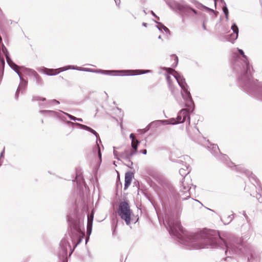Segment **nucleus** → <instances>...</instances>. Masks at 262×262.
<instances>
[{"label":"nucleus","instance_id":"28","mask_svg":"<svg viewBox=\"0 0 262 262\" xmlns=\"http://www.w3.org/2000/svg\"><path fill=\"white\" fill-rule=\"evenodd\" d=\"M223 11L226 16V20H228L229 19V18H228L229 12H228V9L226 6V5L224 6V7H223Z\"/></svg>","mask_w":262,"mask_h":262},{"label":"nucleus","instance_id":"9","mask_svg":"<svg viewBox=\"0 0 262 262\" xmlns=\"http://www.w3.org/2000/svg\"><path fill=\"white\" fill-rule=\"evenodd\" d=\"M176 119L177 124L183 123L187 121L189 124L190 123L189 112L187 109L184 108L181 110L178 113L177 117Z\"/></svg>","mask_w":262,"mask_h":262},{"label":"nucleus","instance_id":"17","mask_svg":"<svg viewBox=\"0 0 262 262\" xmlns=\"http://www.w3.org/2000/svg\"><path fill=\"white\" fill-rule=\"evenodd\" d=\"M2 51L6 57L7 62L8 64H9V66L12 69H13V68L16 69V67L17 66V65L15 63H14L13 62V61L11 60V59L9 57V52H8L7 48L5 47L4 45L2 46Z\"/></svg>","mask_w":262,"mask_h":262},{"label":"nucleus","instance_id":"15","mask_svg":"<svg viewBox=\"0 0 262 262\" xmlns=\"http://www.w3.org/2000/svg\"><path fill=\"white\" fill-rule=\"evenodd\" d=\"M94 219V213L92 212L90 214L88 215V224H87V230H86V234L88 236L85 238V244L89 241V236L92 233V226H93V221Z\"/></svg>","mask_w":262,"mask_h":262},{"label":"nucleus","instance_id":"3","mask_svg":"<svg viewBox=\"0 0 262 262\" xmlns=\"http://www.w3.org/2000/svg\"><path fill=\"white\" fill-rule=\"evenodd\" d=\"M163 70H165L167 72V74H166V78L171 93L173 95H176L178 92L174 89L172 84V76L174 79L176 80L177 83L182 89L181 95L183 99L185 101L186 105L187 106H190L191 104H193L190 93L188 90V85L183 77L172 68H163Z\"/></svg>","mask_w":262,"mask_h":262},{"label":"nucleus","instance_id":"10","mask_svg":"<svg viewBox=\"0 0 262 262\" xmlns=\"http://www.w3.org/2000/svg\"><path fill=\"white\" fill-rule=\"evenodd\" d=\"M20 68H21L19 67V66H17L16 67V69L15 68L12 69L15 71V72L18 75L20 80V83L19 84V86L17 89V91H16V94H15V97L16 98L18 97L19 92H23V91H24L25 89H26L27 85V81L26 80H24L22 78V77L20 75V73L19 71V69Z\"/></svg>","mask_w":262,"mask_h":262},{"label":"nucleus","instance_id":"11","mask_svg":"<svg viewBox=\"0 0 262 262\" xmlns=\"http://www.w3.org/2000/svg\"><path fill=\"white\" fill-rule=\"evenodd\" d=\"M251 91L250 90H244L247 93L253 95H259L262 97V83L258 82L257 80V82L255 84H251Z\"/></svg>","mask_w":262,"mask_h":262},{"label":"nucleus","instance_id":"50","mask_svg":"<svg viewBox=\"0 0 262 262\" xmlns=\"http://www.w3.org/2000/svg\"><path fill=\"white\" fill-rule=\"evenodd\" d=\"M205 8H206V9L210 10V9H209V8H207V7H205Z\"/></svg>","mask_w":262,"mask_h":262},{"label":"nucleus","instance_id":"49","mask_svg":"<svg viewBox=\"0 0 262 262\" xmlns=\"http://www.w3.org/2000/svg\"><path fill=\"white\" fill-rule=\"evenodd\" d=\"M143 12H144V13L145 14H146V12L145 10H143Z\"/></svg>","mask_w":262,"mask_h":262},{"label":"nucleus","instance_id":"12","mask_svg":"<svg viewBox=\"0 0 262 262\" xmlns=\"http://www.w3.org/2000/svg\"><path fill=\"white\" fill-rule=\"evenodd\" d=\"M137 150L138 149L135 150V149H133L130 151L126 150L120 155V157L122 158L128 162V164H127V166L129 168H131L132 166L133 165V163L131 161L130 159L133 156L137 154Z\"/></svg>","mask_w":262,"mask_h":262},{"label":"nucleus","instance_id":"1","mask_svg":"<svg viewBox=\"0 0 262 262\" xmlns=\"http://www.w3.org/2000/svg\"><path fill=\"white\" fill-rule=\"evenodd\" d=\"M165 225L169 234L178 238L182 244L195 249L209 248H227L224 240L219 233L212 230H205L193 233L183 230L178 218L166 217Z\"/></svg>","mask_w":262,"mask_h":262},{"label":"nucleus","instance_id":"45","mask_svg":"<svg viewBox=\"0 0 262 262\" xmlns=\"http://www.w3.org/2000/svg\"><path fill=\"white\" fill-rule=\"evenodd\" d=\"M158 38H159V39H161V38H162L161 36V35H159V36H158Z\"/></svg>","mask_w":262,"mask_h":262},{"label":"nucleus","instance_id":"6","mask_svg":"<svg viewBox=\"0 0 262 262\" xmlns=\"http://www.w3.org/2000/svg\"><path fill=\"white\" fill-rule=\"evenodd\" d=\"M132 213V211L130 209V207L128 203L124 201L120 203L118 210V214L121 219L124 220L127 225H129L130 223V216Z\"/></svg>","mask_w":262,"mask_h":262},{"label":"nucleus","instance_id":"7","mask_svg":"<svg viewBox=\"0 0 262 262\" xmlns=\"http://www.w3.org/2000/svg\"><path fill=\"white\" fill-rule=\"evenodd\" d=\"M69 69L76 70L81 71L89 72H90V68H82L80 67H76L74 66H68L67 67H62L57 69H48L46 68H42L40 69L41 71L44 74L49 76H53L57 75L59 73L60 71H64Z\"/></svg>","mask_w":262,"mask_h":262},{"label":"nucleus","instance_id":"36","mask_svg":"<svg viewBox=\"0 0 262 262\" xmlns=\"http://www.w3.org/2000/svg\"><path fill=\"white\" fill-rule=\"evenodd\" d=\"M172 57L173 58L174 60L175 61V63H176L175 67H176V66H177L178 62V57L176 56H173Z\"/></svg>","mask_w":262,"mask_h":262},{"label":"nucleus","instance_id":"44","mask_svg":"<svg viewBox=\"0 0 262 262\" xmlns=\"http://www.w3.org/2000/svg\"><path fill=\"white\" fill-rule=\"evenodd\" d=\"M4 152V150H3L1 153V155H0V158H2L3 156V154Z\"/></svg>","mask_w":262,"mask_h":262},{"label":"nucleus","instance_id":"32","mask_svg":"<svg viewBox=\"0 0 262 262\" xmlns=\"http://www.w3.org/2000/svg\"><path fill=\"white\" fill-rule=\"evenodd\" d=\"M63 113L64 114H65L66 115H67V116H68L70 119L72 120H73V121H76L77 120V118L68 114V113H64V112H63Z\"/></svg>","mask_w":262,"mask_h":262},{"label":"nucleus","instance_id":"51","mask_svg":"<svg viewBox=\"0 0 262 262\" xmlns=\"http://www.w3.org/2000/svg\"><path fill=\"white\" fill-rule=\"evenodd\" d=\"M99 141L100 143L101 142V140L100 139H99Z\"/></svg>","mask_w":262,"mask_h":262},{"label":"nucleus","instance_id":"48","mask_svg":"<svg viewBox=\"0 0 262 262\" xmlns=\"http://www.w3.org/2000/svg\"><path fill=\"white\" fill-rule=\"evenodd\" d=\"M214 1L215 4H216V2L218 1L219 0H214Z\"/></svg>","mask_w":262,"mask_h":262},{"label":"nucleus","instance_id":"33","mask_svg":"<svg viewBox=\"0 0 262 262\" xmlns=\"http://www.w3.org/2000/svg\"><path fill=\"white\" fill-rule=\"evenodd\" d=\"M33 100H41V101H45L46 98H41L39 97H34L33 98Z\"/></svg>","mask_w":262,"mask_h":262},{"label":"nucleus","instance_id":"19","mask_svg":"<svg viewBox=\"0 0 262 262\" xmlns=\"http://www.w3.org/2000/svg\"><path fill=\"white\" fill-rule=\"evenodd\" d=\"M118 71H110V70H95L93 69H90V72L101 73L105 75H117L118 74Z\"/></svg>","mask_w":262,"mask_h":262},{"label":"nucleus","instance_id":"22","mask_svg":"<svg viewBox=\"0 0 262 262\" xmlns=\"http://www.w3.org/2000/svg\"><path fill=\"white\" fill-rule=\"evenodd\" d=\"M25 70L26 71L29 72L31 74H32L35 77L36 83L38 85H41L43 83L42 79L41 77L38 75V74L35 72V71L30 69H27L25 68Z\"/></svg>","mask_w":262,"mask_h":262},{"label":"nucleus","instance_id":"23","mask_svg":"<svg viewBox=\"0 0 262 262\" xmlns=\"http://www.w3.org/2000/svg\"><path fill=\"white\" fill-rule=\"evenodd\" d=\"M133 174L132 172H128L125 174L124 189H127L130 185Z\"/></svg>","mask_w":262,"mask_h":262},{"label":"nucleus","instance_id":"37","mask_svg":"<svg viewBox=\"0 0 262 262\" xmlns=\"http://www.w3.org/2000/svg\"><path fill=\"white\" fill-rule=\"evenodd\" d=\"M113 153H114V155L115 156V158L119 160V158H118V157H117V156H118L117 152L115 149L114 150Z\"/></svg>","mask_w":262,"mask_h":262},{"label":"nucleus","instance_id":"26","mask_svg":"<svg viewBox=\"0 0 262 262\" xmlns=\"http://www.w3.org/2000/svg\"><path fill=\"white\" fill-rule=\"evenodd\" d=\"M160 123L161 124H177V122H176V119L174 118H170L168 120H160Z\"/></svg>","mask_w":262,"mask_h":262},{"label":"nucleus","instance_id":"38","mask_svg":"<svg viewBox=\"0 0 262 262\" xmlns=\"http://www.w3.org/2000/svg\"><path fill=\"white\" fill-rule=\"evenodd\" d=\"M140 153H142L144 155H146L147 154V150L146 149H143V150H140Z\"/></svg>","mask_w":262,"mask_h":262},{"label":"nucleus","instance_id":"35","mask_svg":"<svg viewBox=\"0 0 262 262\" xmlns=\"http://www.w3.org/2000/svg\"><path fill=\"white\" fill-rule=\"evenodd\" d=\"M50 103H52V104H59V102L57 100H55V99H53V100H52L51 101H50Z\"/></svg>","mask_w":262,"mask_h":262},{"label":"nucleus","instance_id":"46","mask_svg":"<svg viewBox=\"0 0 262 262\" xmlns=\"http://www.w3.org/2000/svg\"><path fill=\"white\" fill-rule=\"evenodd\" d=\"M203 28H204V29H206V27H205V25H204V24L203 25Z\"/></svg>","mask_w":262,"mask_h":262},{"label":"nucleus","instance_id":"43","mask_svg":"<svg viewBox=\"0 0 262 262\" xmlns=\"http://www.w3.org/2000/svg\"><path fill=\"white\" fill-rule=\"evenodd\" d=\"M142 26L145 27H147V24L145 23H142Z\"/></svg>","mask_w":262,"mask_h":262},{"label":"nucleus","instance_id":"31","mask_svg":"<svg viewBox=\"0 0 262 262\" xmlns=\"http://www.w3.org/2000/svg\"><path fill=\"white\" fill-rule=\"evenodd\" d=\"M96 144H97V150H98V157H99L100 160H101V153L100 148L99 147V144H98V142L97 140L96 141Z\"/></svg>","mask_w":262,"mask_h":262},{"label":"nucleus","instance_id":"24","mask_svg":"<svg viewBox=\"0 0 262 262\" xmlns=\"http://www.w3.org/2000/svg\"><path fill=\"white\" fill-rule=\"evenodd\" d=\"M129 138L132 140L131 146L132 149H138V145L140 141L135 138V136L134 134L132 133L129 135Z\"/></svg>","mask_w":262,"mask_h":262},{"label":"nucleus","instance_id":"20","mask_svg":"<svg viewBox=\"0 0 262 262\" xmlns=\"http://www.w3.org/2000/svg\"><path fill=\"white\" fill-rule=\"evenodd\" d=\"M69 123H70L72 124H75V125L78 126L79 127H80V128L81 129H85L86 130H88L91 133H92V134H93L94 135H95V136L97 138V140L98 141V134H97V133L93 129H92V128L85 125H83V124H80V123H73V122H69Z\"/></svg>","mask_w":262,"mask_h":262},{"label":"nucleus","instance_id":"16","mask_svg":"<svg viewBox=\"0 0 262 262\" xmlns=\"http://www.w3.org/2000/svg\"><path fill=\"white\" fill-rule=\"evenodd\" d=\"M234 34H231L230 36H228L227 40L232 43L237 38L238 35V28L235 24H233L231 26Z\"/></svg>","mask_w":262,"mask_h":262},{"label":"nucleus","instance_id":"8","mask_svg":"<svg viewBox=\"0 0 262 262\" xmlns=\"http://www.w3.org/2000/svg\"><path fill=\"white\" fill-rule=\"evenodd\" d=\"M228 166L229 167H232L233 166L236 167V169H237V170L245 173L246 176L248 177L250 181H251L252 183L255 182L256 184H257V180L256 177L252 173V172H251L248 169H246L244 167L241 165H234V163H233L232 162H229V163H228Z\"/></svg>","mask_w":262,"mask_h":262},{"label":"nucleus","instance_id":"14","mask_svg":"<svg viewBox=\"0 0 262 262\" xmlns=\"http://www.w3.org/2000/svg\"><path fill=\"white\" fill-rule=\"evenodd\" d=\"M118 72L117 75H136L149 73L151 71L148 70H119Z\"/></svg>","mask_w":262,"mask_h":262},{"label":"nucleus","instance_id":"25","mask_svg":"<svg viewBox=\"0 0 262 262\" xmlns=\"http://www.w3.org/2000/svg\"><path fill=\"white\" fill-rule=\"evenodd\" d=\"M155 21L158 24V25L156 26V27L159 31L162 32V30H163L166 33L170 34V31L166 26L161 23H158L156 20H155Z\"/></svg>","mask_w":262,"mask_h":262},{"label":"nucleus","instance_id":"4","mask_svg":"<svg viewBox=\"0 0 262 262\" xmlns=\"http://www.w3.org/2000/svg\"><path fill=\"white\" fill-rule=\"evenodd\" d=\"M71 227L72 231V235L71 240L73 244V249H71V246L70 244L66 241L63 240L61 242L60 246L61 247L63 253L66 255L67 254L68 249L71 250L70 254L73 252L74 249L82 241L85 234L81 230L79 221H75L71 223Z\"/></svg>","mask_w":262,"mask_h":262},{"label":"nucleus","instance_id":"21","mask_svg":"<svg viewBox=\"0 0 262 262\" xmlns=\"http://www.w3.org/2000/svg\"><path fill=\"white\" fill-rule=\"evenodd\" d=\"M207 142L208 148L210 150L212 155H213L214 156H216L217 155V154H220L219 148L216 144H211L208 141Z\"/></svg>","mask_w":262,"mask_h":262},{"label":"nucleus","instance_id":"39","mask_svg":"<svg viewBox=\"0 0 262 262\" xmlns=\"http://www.w3.org/2000/svg\"><path fill=\"white\" fill-rule=\"evenodd\" d=\"M243 215H244V216L245 217L246 219V220H248V217L247 215L246 214V212H245V211H244V212H243Z\"/></svg>","mask_w":262,"mask_h":262},{"label":"nucleus","instance_id":"42","mask_svg":"<svg viewBox=\"0 0 262 262\" xmlns=\"http://www.w3.org/2000/svg\"><path fill=\"white\" fill-rule=\"evenodd\" d=\"M76 121H80V122H82L83 120L81 118H77V120Z\"/></svg>","mask_w":262,"mask_h":262},{"label":"nucleus","instance_id":"52","mask_svg":"<svg viewBox=\"0 0 262 262\" xmlns=\"http://www.w3.org/2000/svg\"><path fill=\"white\" fill-rule=\"evenodd\" d=\"M76 181H78V178H76Z\"/></svg>","mask_w":262,"mask_h":262},{"label":"nucleus","instance_id":"47","mask_svg":"<svg viewBox=\"0 0 262 262\" xmlns=\"http://www.w3.org/2000/svg\"><path fill=\"white\" fill-rule=\"evenodd\" d=\"M258 199L259 202H262V200H260V198H258Z\"/></svg>","mask_w":262,"mask_h":262},{"label":"nucleus","instance_id":"30","mask_svg":"<svg viewBox=\"0 0 262 262\" xmlns=\"http://www.w3.org/2000/svg\"><path fill=\"white\" fill-rule=\"evenodd\" d=\"M150 124L151 126L157 127L160 125L161 123H160V120H159L152 122Z\"/></svg>","mask_w":262,"mask_h":262},{"label":"nucleus","instance_id":"41","mask_svg":"<svg viewBox=\"0 0 262 262\" xmlns=\"http://www.w3.org/2000/svg\"><path fill=\"white\" fill-rule=\"evenodd\" d=\"M221 3H223L224 4V6L226 5V3L224 0H219Z\"/></svg>","mask_w":262,"mask_h":262},{"label":"nucleus","instance_id":"34","mask_svg":"<svg viewBox=\"0 0 262 262\" xmlns=\"http://www.w3.org/2000/svg\"><path fill=\"white\" fill-rule=\"evenodd\" d=\"M221 158V159L222 160H223V161H227L228 157H227V155H221V158Z\"/></svg>","mask_w":262,"mask_h":262},{"label":"nucleus","instance_id":"40","mask_svg":"<svg viewBox=\"0 0 262 262\" xmlns=\"http://www.w3.org/2000/svg\"><path fill=\"white\" fill-rule=\"evenodd\" d=\"M151 13L152 14V15H154V16H155L156 17L159 18V17H158L156 14H155V13L152 11H151Z\"/></svg>","mask_w":262,"mask_h":262},{"label":"nucleus","instance_id":"18","mask_svg":"<svg viewBox=\"0 0 262 262\" xmlns=\"http://www.w3.org/2000/svg\"><path fill=\"white\" fill-rule=\"evenodd\" d=\"M178 163L182 164V167L180 168L179 170V173L182 177H186L190 172V170L189 169V166L188 165H187L186 163L183 164V161L180 159L178 160Z\"/></svg>","mask_w":262,"mask_h":262},{"label":"nucleus","instance_id":"5","mask_svg":"<svg viewBox=\"0 0 262 262\" xmlns=\"http://www.w3.org/2000/svg\"><path fill=\"white\" fill-rule=\"evenodd\" d=\"M169 7L174 10H178L180 12L184 13H190L193 12L194 14H196V11L191 8L187 5L184 1L177 2L174 0H164Z\"/></svg>","mask_w":262,"mask_h":262},{"label":"nucleus","instance_id":"53","mask_svg":"<svg viewBox=\"0 0 262 262\" xmlns=\"http://www.w3.org/2000/svg\"><path fill=\"white\" fill-rule=\"evenodd\" d=\"M210 211H212L211 209L208 208Z\"/></svg>","mask_w":262,"mask_h":262},{"label":"nucleus","instance_id":"2","mask_svg":"<svg viewBox=\"0 0 262 262\" xmlns=\"http://www.w3.org/2000/svg\"><path fill=\"white\" fill-rule=\"evenodd\" d=\"M235 51L242 56V58L237 57V59L234 64L233 69L238 73V80L239 85L243 90H250L251 91V84H255L256 79H253L251 76L252 68L250 65L247 57L245 55L243 50L240 49H235Z\"/></svg>","mask_w":262,"mask_h":262},{"label":"nucleus","instance_id":"13","mask_svg":"<svg viewBox=\"0 0 262 262\" xmlns=\"http://www.w3.org/2000/svg\"><path fill=\"white\" fill-rule=\"evenodd\" d=\"M191 187L188 183H186L185 181L182 182L181 188L180 190L181 194H180V198L182 200H185L187 198H190V193L189 190Z\"/></svg>","mask_w":262,"mask_h":262},{"label":"nucleus","instance_id":"27","mask_svg":"<svg viewBox=\"0 0 262 262\" xmlns=\"http://www.w3.org/2000/svg\"><path fill=\"white\" fill-rule=\"evenodd\" d=\"M233 218H234V215L233 214H231V215H228L227 217V218H226L223 221L224 224L225 225H228V224H229L233 220Z\"/></svg>","mask_w":262,"mask_h":262},{"label":"nucleus","instance_id":"29","mask_svg":"<svg viewBox=\"0 0 262 262\" xmlns=\"http://www.w3.org/2000/svg\"><path fill=\"white\" fill-rule=\"evenodd\" d=\"M39 112L41 114L51 113L52 114H53L54 115H56L57 113L56 112H55L53 111H49V110H41V111H40Z\"/></svg>","mask_w":262,"mask_h":262}]
</instances>
